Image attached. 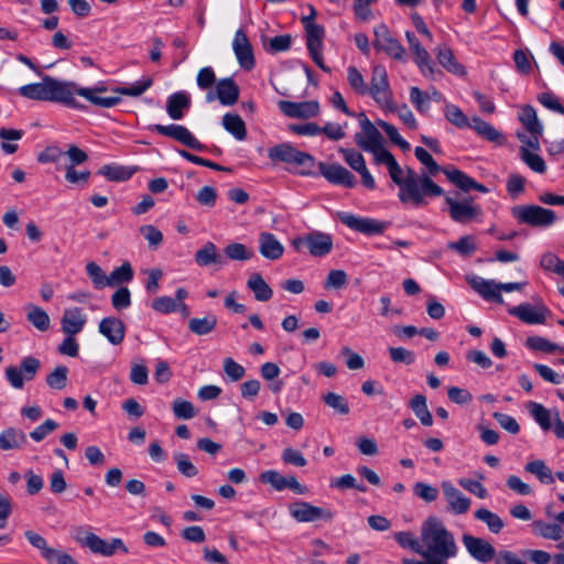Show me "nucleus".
Here are the masks:
<instances>
[{"label":"nucleus","instance_id":"obj_1","mask_svg":"<svg viewBox=\"0 0 564 564\" xmlns=\"http://www.w3.org/2000/svg\"><path fill=\"white\" fill-rule=\"evenodd\" d=\"M375 162L388 167L392 182L399 186L398 197L403 204L423 206L426 204V196L438 197L444 194L443 188L431 176L419 175L410 167L404 171L390 151H382Z\"/></svg>","mask_w":564,"mask_h":564},{"label":"nucleus","instance_id":"obj_2","mask_svg":"<svg viewBox=\"0 0 564 564\" xmlns=\"http://www.w3.org/2000/svg\"><path fill=\"white\" fill-rule=\"evenodd\" d=\"M421 547V556L437 564H447L458 553L454 534L436 517H429L422 523Z\"/></svg>","mask_w":564,"mask_h":564},{"label":"nucleus","instance_id":"obj_3","mask_svg":"<svg viewBox=\"0 0 564 564\" xmlns=\"http://www.w3.org/2000/svg\"><path fill=\"white\" fill-rule=\"evenodd\" d=\"M69 87L68 80H59L45 75L41 83L21 86L19 94L32 100L58 102L69 108L84 109L85 107L75 98H69Z\"/></svg>","mask_w":564,"mask_h":564},{"label":"nucleus","instance_id":"obj_4","mask_svg":"<svg viewBox=\"0 0 564 564\" xmlns=\"http://www.w3.org/2000/svg\"><path fill=\"white\" fill-rule=\"evenodd\" d=\"M367 96H370L376 104L389 111L395 109L393 102V94L390 88L388 73L384 66L375 65L371 69L370 85L368 86Z\"/></svg>","mask_w":564,"mask_h":564},{"label":"nucleus","instance_id":"obj_5","mask_svg":"<svg viewBox=\"0 0 564 564\" xmlns=\"http://www.w3.org/2000/svg\"><path fill=\"white\" fill-rule=\"evenodd\" d=\"M268 156L273 162H283L301 167L302 174H311L315 159L306 152L296 150L289 143H281L269 149Z\"/></svg>","mask_w":564,"mask_h":564},{"label":"nucleus","instance_id":"obj_6","mask_svg":"<svg viewBox=\"0 0 564 564\" xmlns=\"http://www.w3.org/2000/svg\"><path fill=\"white\" fill-rule=\"evenodd\" d=\"M357 119L361 130L355 134V142L361 150L372 153L376 161L382 151H388L383 147L384 139L365 112H359Z\"/></svg>","mask_w":564,"mask_h":564},{"label":"nucleus","instance_id":"obj_7","mask_svg":"<svg viewBox=\"0 0 564 564\" xmlns=\"http://www.w3.org/2000/svg\"><path fill=\"white\" fill-rule=\"evenodd\" d=\"M511 215L519 224L540 228L550 227L556 220L552 209L539 205H517L511 208Z\"/></svg>","mask_w":564,"mask_h":564},{"label":"nucleus","instance_id":"obj_8","mask_svg":"<svg viewBox=\"0 0 564 564\" xmlns=\"http://www.w3.org/2000/svg\"><path fill=\"white\" fill-rule=\"evenodd\" d=\"M302 24L306 32V46L314 63L324 72H329L324 63L322 54L325 30L322 25L312 22L310 18H302Z\"/></svg>","mask_w":564,"mask_h":564},{"label":"nucleus","instance_id":"obj_9","mask_svg":"<svg viewBox=\"0 0 564 564\" xmlns=\"http://www.w3.org/2000/svg\"><path fill=\"white\" fill-rule=\"evenodd\" d=\"M292 247L301 252L303 247L314 257H324L333 249V238L330 235L322 231H312L292 240Z\"/></svg>","mask_w":564,"mask_h":564},{"label":"nucleus","instance_id":"obj_10","mask_svg":"<svg viewBox=\"0 0 564 564\" xmlns=\"http://www.w3.org/2000/svg\"><path fill=\"white\" fill-rule=\"evenodd\" d=\"M445 203L448 206V214L452 220L458 224H468L482 215V209L471 196L462 200L451 196H445Z\"/></svg>","mask_w":564,"mask_h":564},{"label":"nucleus","instance_id":"obj_11","mask_svg":"<svg viewBox=\"0 0 564 564\" xmlns=\"http://www.w3.org/2000/svg\"><path fill=\"white\" fill-rule=\"evenodd\" d=\"M373 46L377 50L384 52L388 56L394 59H405V48L400 43V41L392 35L391 31L386 24L377 25L373 30Z\"/></svg>","mask_w":564,"mask_h":564},{"label":"nucleus","instance_id":"obj_12","mask_svg":"<svg viewBox=\"0 0 564 564\" xmlns=\"http://www.w3.org/2000/svg\"><path fill=\"white\" fill-rule=\"evenodd\" d=\"M41 368V361L32 356L22 359L20 367L10 366L6 369V378L14 389H22L24 380H32Z\"/></svg>","mask_w":564,"mask_h":564},{"label":"nucleus","instance_id":"obj_13","mask_svg":"<svg viewBox=\"0 0 564 564\" xmlns=\"http://www.w3.org/2000/svg\"><path fill=\"white\" fill-rule=\"evenodd\" d=\"M69 98L80 96L90 101L93 105L101 108H111L117 106L121 98L119 96L100 97L99 94L107 90L106 86H97L93 88L80 87L75 82H69Z\"/></svg>","mask_w":564,"mask_h":564},{"label":"nucleus","instance_id":"obj_14","mask_svg":"<svg viewBox=\"0 0 564 564\" xmlns=\"http://www.w3.org/2000/svg\"><path fill=\"white\" fill-rule=\"evenodd\" d=\"M338 219L350 229L365 234L378 235L388 228V223L379 221L373 218H362L354 214L340 212L337 214Z\"/></svg>","mask_w":564,"mask_h":564},{"label":"nucleus","instance_id":"obj_15","mask_svg":"<svg viewBox=\"0 0 564 564\" xmlns=\"http://www.w3.org/2000/svg\"><path fill=\"white\" fill-rule=\"evenodd\" d=\"M291 516L299 522H313L316 520L330 521L334 512L329 509L313 506L306 501H296L289 506Z\"/></svg>","mask_w":564,"mask_h":564},{"label":"nucleus","instance_id":"obj_16","mask_svg":"<svg viewBox=\"0 0 564 564\" xmlns=\"http://www.w3.org/2000/svg\"><path fill=\"white\" fill-rule=\"evenodd\" d=\"M150 129L164 135V137L172 138V139L178 141L180 143H182L183 145L191 148L192 150H195V151L205 150V145L203 143H200L194 137V134L184 126L174 124V123L167 124V126L154 124Z\"/></svg>","mask_w":564,"mask_h":564},{"label":"nucleus","instance_id":"obj_17","mask_svg":"<svg viewBox=\"0 0 564 564\" xmlns=\"http://www.w3.org/2000/svg\"><path fill=\"white\" fill-rule=\"evenodd\" d=\"M278 107L289 118L310 119L319 113V104L316 100L301 102L280 100Z\"/></svg>","mask_w":564,"mask_h":564},{"label":"nucleus","instance_id":"obj_18","mask_svg":"<svg viewBox=\"0 0 564 564\" xmlns=\"http://www.w3.org/2000/svg\"><path fill=\"white\" fill-rule=\"evenodd\" d=\"M405 37L409 43V48L414 56V62L424 76H433L435 73V65L433 64L429 52L422 46L416 36L410 32H405Z\"/></svg>","mask_w":564,"mask_h":564},{"label":"nucleus","instance_id":"obj_19","mask_svg":"<svg viewBox=\"0 0 564 564\" xmlns=\"http://www.w3.org/2000/svg\"><path fill=\"white\" fill-rule=\"evenodd\" d=\"M321 174L332 184L341 185L347 188L356 186L355 176L339 164L318 163Z\"/></svg>","mask_w":564,"mask_h":564},{"label":"nucleus","instance_id":"obj_20","mask_svg":"<svg viewBox=\"0 0 564 564\" xmlns=\"http://www.w3.org/2000/svg\"><path fill=\"white\" fill-rule=\"evenodd\" d=\"M232 48L240 67L250 70L254 67L252 46L242 30H237L232 41Z\"/></svg>","mask_w":564,"mask_h":564},{"label":"nucleus","instance_id":"obj_21","mask_svg":"<svg viewBox=\"0 0 564 564\" xmlns=\"http://www.w3.org/2000/svg\"><path fill=\"white\" fill-rule=\"evenodd\" d=\"M443 495L448 503V510L455 514H464L470 508V499L459 491L451 481H443Z\"/></svg>","mask_w":564,"mask_h":564},{"label":"nucleus","instance_id":"obj_22","mask_svg":"<svg viewBox=\"0 0 564 564\" xmlns=\"http://www.w3.org/2000/svg\"><path fill=\"white\" fill-rule=\"evenodd\" d=\"M463 543L468 553L481 563H487L495 556V547L481 538L465 534L463 536Z\"/></svg>","mask_w":564,"mask_h":564},{"label":"nucleus","instance_id":"obj_23","mask_svg":"<svg viewBox=\"0 0 564 564\" xmlns=\"http://www.w3.org/2000/svg\"><path fill=\"white\" fill-rule=\"evenodd\" d=\"M470 288L476 291L482 299L494 301L498 304H503V297L498 288V283L492 280H486L480 276L467 278Z\"/></svg>","mask_w":564,"mask_h":564},{"label":"nucleus","instance_id":"obj_24","mask_svg":"<svg viewBox=\"0 0 564 564\" xmlns=\"http://www.w3.org/2000/svg\"><path fill=\"white\" fill-rule=\"evenodd\" d=\"M98 330L108 341L115 346L121 344L126 335V325L123 322L113 316L104 317L98 325Z\"/></svg>","mask_w":564,"mask_h":564},{"label":"nucleus","instance_id":"obj_25","mask_svg":"<svg viewBox=\"0 0 564 564\" xmlns=\"http://www.w3.org/2000/svg\"><path fill=\"white\" fill-rule=\"evenodd\" d=\"M508 312L510 315L518 317L527 324H543L545 322V314L549 313V310L543 305L534 307L529 303H523L518 306L510 307Z\"/></svg>","mask_w":564,"mask_h":564},{"label":"nucleus","instance_id":"obj_26","mask_svg":"<svg viewBox=\"0 0 564 564\" xmlns=\"http://www.w3.org/2000/svg\"><path fill=\"white\" fill-rule=\"evenodd\" d=\"M86 321V315L80 307L66 308L61 319L62 330L66 335H77L83 330Z\"/></svg>","mask_w":564,"mask_h":564},{"label":"nucleus","instance_id":"obj_27","mask_svg":"<svg viewBox=\"0 0 564 564\" xmlns=\"http://www.w3.org/2000/svg\"><path fill=\"white\" fill-rule=\"evenodd\" d=\"M217 99L224 106H234L238 99L240 89L231 77L219 79L217 83Z\"/></svg>","mask_w":564,"mask_h":564},{"label":"nucleus","instance_id":"obj_28","mask_svg":"<svg viewBox=\"0 0 564 564\" xmlns=\"http://www.w3.org/2000/svg\"><path fill=\"white\" fill-rule=\"evenodd\" d=\"M259 252L269 260L280 259L284 252V247L273 234L261 232L259 236Z\"/></svg>","mask_w":564,"mask_h":564},{"label":"nucleus","instance_id":"obj_29","mask_svg":"<svg viewBox=\"0 0 564 564\" xmlns=\"http://www.w3.org/2000/svg\"><path fill=\"white\" fill-rule=\"evenodd\" d=\"M437 62L449 73L464 76L466 75L465 67L459 64L454 55V52L447 45H440L434 51Z\"/></svg>","mask_w":564,"mask_h":564},{"label":"nucleus","instance_id":"obj_30","mask_svg":"<svg viewBox=\"0 0 564 564\" xmlns=\"http://www.w3.org/2000/svg\"><path fill=\"white\" fill-rule=\"evenodd\" d=\"M191 107V98L185 91H177L169 96L166 101V112L173 120H181L184 111Z\"/></svg>","mask_w":564,"mask_h":564},{"label":"nucleus","instance_id":"obj_31","mask_svg":"<svg viewBox=\"0 0 564 564\" xmlns=\"http://www.w3.org/2000/svg\"><path fill=\"white\" fill-rule=\"evenodd\" d=\"M26 443L25 433L17 427H8L0 433V449H20Z\"/></svg>","mask_w":564,"mask_h":564},{"label":"nucleus","instance_id":"obj_32","mask_svg":"<svg viewBox=\"0 0 564 564\" xmlns=\"http://www.w3.org/2000/svg\"><path fill=\"white\" fill-rule=\"evenodd\" d=\"M26 312V319L31 323L39 332H46L51 327V318L48 314L39 305L29 303L24 306Z\"/></svg>","mask_w":564,"mask_h":564},{"label":"nucleus","instance_id":"obj_33","mask_svg":"<svg viewBox=\"0 0 564 564\" xmlns=\"http://www.w3.org/2000/svg\"><path fill=\"white\" fill-rule=\"evenodd\" d=\"M75 539L79 544L88 547L95 554L111 556L110 543L93 532L86 533L84 538L76 535Z\"/></svg>","mask_w":564,"mask_h":564},{"label":"nucleus","instance_id":"obj_34","mask_svg":"<svg viewBox=\"0 0 564 564\" xmlns=\"http://www.w3.org/2000/svg\"><path fill=\"white\" fill-rule=\"evenodd\" d=\"M195 261L200 267H207L213 263L224 264L225 260L218 252L215 243L206 242L203 248L198 249L195 253Z\"/></svg>","mask_w":564,"mask_h":564},{"label":"nucleus","instance_id":"obj_35","mask_svg":"<svg viewBox=\"0 0 564 564\" xmlns=\"http://www.w3.org/2000/svg\"><path fill=\"white\" fill-rule=\"evenodd\" d=\"M217 316L215 314L208 313L206 316L202 318H191L188 321V329L197 336H204L214 332L217 327Z\"/></svg>","mask_w":564,"mask_h":564},{"label":"nucleus","instance_id":"obj_36","mask_svg":"<svg viewBox=\"0 0 564 564\" xmlns=\"http://www.w3.org/2000/svg\"><path fill=\"white\" fill-rule=\"evenodd\" d=\"M247 286L253 292L257 301L267 302L273 295L272 289L260 273H252L247 281Z\"/></svg>","mask_w":564,"mask_h":564},{"label":"nucleus","instance_id":"obj_37","mask_svg":"<svg viewBox=\"0 0 564 564\" xmlns=\"http://www.w3.org/2000/svg\"><path fill=\"white\" fill-rule=\"evenodd\" d=\"M533 533L553 541H560L564 536V529L556 523H546L542 520H536L531 524Z\"/></svg>","mask_w":564,"mask_h":564},{"label":"nucleus","instance_id":"obj_38","mask_svg":"<svg viewBox=\"0 0 564 564\" xmlns=\"http://www.w3.org/2000/svg\"><path fill=\"white\" fill-rule=\"evenodd\" d=\"M519 120L532 135L542 134L543 127L538 119L535 109L532 106L525 105L521 108Z\"/></svg>","mask_w":564,"mask_h":564},{"label":"nucleus","instance_id":"obj_39","mask_svg":"<svg viewBox=\"0 0 564 564\" xmlns=\"http://www.w3.org/2000/svg\"><path fill=\"white\" fill-rule=\"evenodd\" d=\"M223 127L239 141L245 140L247 137L246 124L237 113L228 112L224 115Z\"/></svg>","mask_w":564,"mask_h":564},{"label":"nucleus","instance_id":"obj_40","mask_svg":"<svg viewBox=\"0 0 564 564\" xmlns=\"http://www.w3.org/2000/svg\"><path fill=\"white\" fill-rule=\"evenodd\" d=\"M410 406L424 426H431L433 424V417L427 409L426 398L423 394H416L413 397L410 402Z\"/></svg>","mask_w":564,"mask_h":564},{"label":"nucleus","instance_id":"obj_41","mask_svg":"<svg viewBox=\"0 0 564 564\" xmlns=\"http://www.w3.org/2000/svg\"><path fill=\"white\" fill-rule=\"evenodd\" d=\"M530 413L536 423L544 430L549 431L554 422V411L547 410L540 403L531 402L529 404Z\"/></svg>","mask_w":564,"mask_h":564},{"label":"nucleus","instance_id":"obj_42","mask_svg":"<svg viewBox=\"0 0 564 564\" xmlns=\"http://www.w3.org/2000/svg\"><path fill=\"white\" fill-rule=\"evenodd\" d=\"M469 128H473L480 137L488 141L496 142L502 139V134L485 120L474 117Z\"/></svg>","mask_w":564,"mask_h":564},{"label":"nucleus","instance_id":"obj_43","mask_svg":"<svg viewBox=\"0 0 564 564\" xmlns=\"http://www.w3.org/2000/svg\"><path fill=\"white\" fill-rule=\"evenodd\" d=\"M98 174L104 175L111 182H123L133 175V171L124 166L107 164L100 167Z\"/></svg>","mask_w":564,"mask_h":564},{"label":"nucleus","instance_id":"obj_44","mask_svg":"<svg viewBox=\"0 0 564 564\" xmlns=\"http://www.w3.org/2000/svg\"><path fill=\"white\" fill-rule=\"evenodd\" d=\"M347 82L352 91L358 96H367L368 85L356 66H348Z\"/></svg>","mask_w":564,"mask_h":564},{"label":"nucleus","instance_id":"obj_45","mask_svg":"<svg viewBox=\"0 0 564 564\" xmlns=\"http://www.w3.org/2000/svg\"><path fill=\"white\" fill-rule=\"evenodd\" d=\"M447 248L463 257H470L477 250V245L475 237L467 235L460 237L457 241L448 242Z\"/></svg>","mask_w":564,"mask_h":564},{"label":"nucleus","instance_id":"obj_46","mask_svg":"<svg viewBox=\"0 0 564 564\" xmlns=\"http://www.w3.org/2000/svg\"><path fill=\"white\" fill-rule=\"evenodd\" d=\"M442 172L446 175L449 182L455 184L458 188L464 192L471 191V186L474 184V178L468 176L460 170L457 169H443Z\"/></svg>","mask_w":564,"mask_h":564},{"label":"nucleus","instance_id":"obj_47","mask_svg":"<svg viewBox=\"0 0 564 564\" xmlns=\"http://www.w3.org/2000/svg\"><path fill=\"white\" fill-rule=\"evenodd\" d=\"M525 470L528 473L535 475L542 484L554 482V476L552 474V470L541 459L528 463L525 465Z\"/></svg>","mask_w":564,"mask_h":564},{"label":"nucleus","instance_id":"obj_48","mask_svg":"<svg viewBox=\"0 0 564 564\" xmlns=\"http://www.w3.org/2000/svg\"><path fill=\"white\" fill-rule=\"evenodd\" d=\"M86 273L90 278L95 289L100 290L109 286V276L106 275L99 264L91 261L86 264Z\"/></svg>","mask_w":564,"mask_h":564},{"label":"nucleus","instance_id":"obj_49","mask_svg":"<svg viewBox=\"0 0 564 564\" xmlns=\"http://www.w3.org/2000/svg\"><path fill=\"white\" fill-rule=\"evenodd\" d=\"M109 286L121 285L133 279V269L129 262L116 268L109 275Z\"/></svg>","mask_w":564,"mask_h":564},{"label":"nucleus","instance_id":"obj_50","mask_svg":"<svg viewBox=\"0 0 564 564\" xmlns=\"http://www.w3.org/2000/svg\"><path fill=\"white\" fill-rule=\"evenodd\" d=\"M476 519L485 522L492 533H499L503 528L501 518L488 509L481 508L475 512Z\"/></svg>","mask_w":564,"mask_h":564},{"label":"nucleus","instance_id":"obj_51","mask_svg":"<svg viewBox=\"0 0 564 564\" xmlns=\"http://www.w3.org/2000/svg\"><path fill=\"white\" fill-rule=\"evenodd\" d=\"M68 368L64 365L57 366L46 377V383L51 389L62 390L67 384Z\"/></svg>","mask_w":564,"mask_h":564},{"label":"nucleus","instance_id":"obj_52","mask_svg":"<svg viewBox=\"0 0 564 564\" xmlns=\"http://www.w3.org/2000/svg\"><path fill=\"white\" fill-rule=\"evenodd\" d=\"M540 265L545 270L553 272L564 279V261L555 253L546 252L540 259Z\"/></svg>","mask_w":564,"mask_h":564},{"label":"nucleus","instance_id":"obj_53","mask_svg":"<svg viewBox=\"0 0 564 564\" xmlns=\"http://www.w3.org/2000/svg\"><path fill=\"white\" fill-rule=\"evenodd\" d=\"M521 160L534 172L543 174L546 171V164L542 156L532 153L528 148L522 147L520 149Z\"/></svg>","mask_w":564,"mask_h":564},{"label":"nucleus","instance_id":"obj_54","mask_svg":"<svg viewBox=\"0 0 564 564\" xmlns=\"http://www.w3.org/2000/svg\"><path fill=\"white\" fill-rule=\"evenodd\" d=\"M527 347L533 350H539L543 352H554L560 351L564 352V345L560 346L556 344L551 343L546 338H543L541 336H532L527 339Z\"/></svg>","mask_w":564,"mask_h":564},{"label":"nucleus","instance_id":"obj_55","mask_svg":"<svg viewBox=\"0 0 564 564\" xmlns=\"http://www.w3.org/2000/svg\"><path fill=\"white\" fill-rule=\"evenodd\" d=\"M445 118L460 129L468 128L470 126V121L467 116L459 109V107L453 104H447L445 106Z\"/></svg>","mask_w":564,"mask_h":564},{"label":"nucleus","instance_id":"obj_56","mask_svg":"<svg viewBox=\"0 0 564 564\" xmlns=\"http://www.w3.org/2000/svg\"><path fill=\"white\" fill-rule=\"evenodd\" d=\"M225 253L230 260L236 261L250 260L254 256L251 249L239 242L229 243L225 248Z\"/></svg>","mask_w":564,"mask_h":564},{"label":"nucleus","instance_id":"obj_57","mask_svg":"<svg viewBox=\"0 0 564 564\" xmlns=\"http://www.w3.org/2000/svg\"><path fill=\"white\" fill-rule=\"evenodd\" d=\"M377 124L387 133L392 143L400 147V149L403 151L410 150V143L400 135L398 129L393 124H390L383 120H378Z\"/></svg>","mask_w":564,"mask_h":564},{"label":"nucleus","instance_id":"obj_58","mask_svg":"<svg viewBox=\"0 0 564 564\" xmlns=\"http://www.w3.org/2000/svg\"><path fill=\"white\" fill-rule=\"evenodd\" d=\"M395 541L403 549H410L414 553L421 555V538L416 539L411 532H398L394 534Z\"/></svg>","mask_w":564,"mask_h":564},{"label":"nucleus","instance_id":"obj_59","mask_svg":"<svg viewBox=\"0 0 564 564\" xmlns=\"http://www.w3.org/2000/svg\"><path fill=\"white\" fill-rule=\"evenodd\" d=\"M259 480L262 484H270L278 491H282L285 489L286 477L282 476L276 470L270 469L262 471L259 475Z\"/></svg>","mask_w":564,"mask_h":564},{"label":"nucleus","instance_id":"obj_60","mask_svg":"<svg viewBox=\"0 0 564 564\" xmlns=\"http://www.w3.org/2000/svg\"><path fill=\"white\" fill-rule=\"evenodd\" d=\"M410 100L419 112L424 113L430 107L431 97L429 93L422 91L419 87H412Z\"/></svg>","mask_w":564,"mask_h":564},{"label":"nucleus","instance_id":"obj_61","mask_svg":"<svg viewBox=\"0 0 564 564\" xmlns=\"http://www.w3.org/2000/svg\"><path fill=\"white\" fill-rule=\"evenodd\" d=\"M174 460L176 462L177 470L185 477L192 478L197 476L198 469L191 462L189 457L184 453H175Z\"/></svg>","mask_w":564,"mask_h":564},{"label":"nucleus","instance_id":"obj_62","mask_svg":"<svg viewBox=\"0 0 564 564\" xmlns=\"http://www.w3.org/2000/svg\"><path fill=\"white\" fill-rule=\"evenodd\" d=\"M111 305L118 312L128 308L131 305L130 290L127 286L119 288L111 295Z\"/></svg>","mask_w":564,"mask_h":564},{"label":"nucleus","instance_id":"obj_63","mask_svg":"<svg viewBox=\"0 0 564 564\" xmlns=\"http://www.w3.org/2000/svg\"><path fill=\"white\" fill-rule=\"evenodd\" d=\"M172 409L177 419L189 420L196 415L194 405L189 401L183 399L174 400Z\"/></svg>","mask_w":564,"mask_h":564},{"label":"nucleus","instance_id":"obj_64","mask_svg":"<svg viewBox=\"0 0 564 564\" xmlns=\"http://www.w3.org/2000/svg\"><path fill=\"white\" fill-rule=\"evenodd\" d=\"M323 400L326 405L334 409L339 414L346 415L349 413V405L344 397L335 392H328L323 397Z\"/></svg>","mask_w":564,"mask_h":564}]
</instances>
